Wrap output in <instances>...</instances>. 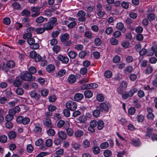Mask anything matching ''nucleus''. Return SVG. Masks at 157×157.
Listing matches in <instances>:
<instances>
[{
  "instance_id": "obj_1",
  "label": "nucleus",
  "mask_w": 157,
  "mask_h": 157,
  "mask_svg": "<svg viewBox=\"0 0 157 157\" xmlns=\"http://www.w3.org/2000/svg\"><path fill=\"white\" fill-rule=\"evenodd\" d=\"M20 78L23 80L28 81H32L35 79L32 75L28 71H23L20 75Z\"/></svg>"
},
{
  "instance_id": "obj_2",
  "label": "nucleus",
  "mask_w": 157,
  "mask_h": 157,
  "mask_svg": "<svg viewBox=\"0 0 157 157\" xmlns=\"http://www.w3.org/2000/svg\"><path fill=\"white\" fill-rule=\"evenodd\" d=\"M66 105L67 109L71 110H75L77 107L76 103L73 101H69L67 102Z\"/></svg>"
},
{
  "instance_id": "obj_3",
  "label": "nucleus",
  "mask_w": 157,
  "mask_h": 157,
  "mask_svg": "<svg viewBox=\"0 0 157 157\" xmlns=\"http://www.w3.org/2000/svg\"><path fill=\"white\" fill-rule=\"evenodd\" d=\"M40 8L38 6H33L30 9V10L32 12L35 13L32 15L31 16L33 17H36L39 15L40 13Z\"/></svg>"
},
{
  "instance_id": "obj_4",
  "label": "nucleus",
  "mask_w": 157,
  "mask_h": 157,
  "mask_svg": "<svg viewBox=\"0 0 157 157\" xmlns=\"http://www.w3.org/2000/svg\"><path fill=\"white\" fill-rule=\"evenodd\" d=\"M110 107V105L108 103L103 102L101 103L100 105L98 106V109H100V111L102 112L104 110L106 112L108 111L109 108Z\"/></svg>"
},
{
  "instance_id": "obj_5",
  "label": "nucleus",
  "mask_w": 157,
  "mask_h": 157,
  "mask_svg": "<svg viewBox=\"0 0 157 157\" xmlns=\"http://www.w3.org/2000/svg\"><path fill=\"white\" fill-rule=\"evenodd\" d=\"M86 13L83 10L78 11L77 13L78 20L80 21H86Z\"/></svg>"
},
{
  "instance_id": "obj_6",
  "label": "nucleus",
  "mask_w": 157,
  "mask_h": 157,
  "mask_svg": "<svg viewBox=\"0 0 157 157\" xmlns=\"http://www.w3.org/2000/svg\"><path fill=\"white\" fill-rule=\"evenodd\" d=\"M97 121L95 120H92L90 122V126L88 127V130L91 132H94L95 129L94 128L97 125Z\"/></svg>"
},
{
  "instance_id": "obj_7",
  "label": "nucleus",
  "mask_w": 157,
  "mask_h": 157,
  "mask_svg": "<svg viewBox=\"0 0 157 157\" xmlns=\"http://www.w3.org/2000/svg\"><path fill=\"white\" fill-rule=\"evenodd\" d=\"M58 59L61 61L63 63L67 64L69 60V58L67 56H62L61 55H59L57 57Z\"/></svg>"
},
{
  "instance_id": "obj_8",
  "label": "nucleus",
  "mask_w": 157,
  "mask_h": 157,
  "mask_svg": "<svg viewBox=\"0 0 157 157\" xmlns=\"http://www.w3.org/2000/svg\"><path fill=\"white\" fill-rule=\"evenodd\" d=\"M45 143L47 146L43 145L41 147V148L42 150H44L47 149L48 147H50L52 145V141L51 139H48L46 140Z\"/></svg>"
},
{
  "instance_id": "obj_9",
  "label": "nucleus",
  "mask_w": 157,
  "mask_h": 157,
  "mask_svg": "<svg viewBox=\"0 0 157 157\" xmlns=\"http://www.w3.org/2000/svg\"><path fill=\"white\" fill-rule=\"evenodd\" d=\"M57 125L58 127L59 128L65 125L66 126L67 128H68L69 127L70 124L67 121L65 122L63 121L60 120L58 122Z\"/></svg>"
},
{
  "instance_id": "obj_10",
  "label": "nucleus",
  "mask_w": 157,
  "mask_h": 157,
  "mask_svg": "<svg viewBox=\"0 0 157 157\" xmlns=\"http://www.w3.org/2000/svg\"><path fill=\"white\" fill-rule=\"evenodd\" d=\"M83 98L84 96L82 94L78 93L75 94L74 99L75 101H79L81 100Z\"/></svg>"
},
{
  "instance_id": "obj_11",
  "label": "nucleus",
  "mask_w": 157,
  "mask_h": 157,
  "mask_svg": "<svg viewBox=\"0 0 157 157\" xmlns=\"http://www.w3.org/2000/svg\"><path fill=\"white\" fill-rule=\"evenodd\" d=\"M31 97L36 100H39L40 97V94H37L35 91H32L30 93Z\"/></svg>"
},
{
  "instance_id": "obj_12",
  "label": "nucleus",
  "mask_w": 157,
  "mask_h": 157,
  "mask_svg": "<svg viewBox=\"0 0 157 157\" xmlns=\"http://www.w3.org/2000/svg\"><path fill=\"white\" fill-rule=\"evenodd\" d=\"M116 28L123 33H124L125 32L126 28L124 27V25L121 22H119L117 24Z\"/></svg>"
},
{
  "instance_id": "obj_13",
  "label": "nucleus",
  "mask_w": 157,
  "mask_h": 157,
  "mask_svg": "<svg viewBox=\"0 0 157 157\" xmlns=\"http://www.w3.org/2000/svg\"><path fill=\"white\" fill-rule=\"evenodd\" d=\"M22 82L20 80V78L17 77L16 78L13 82V85L16 87H19L21 86Z\"/></svg>"
},
{
  "instance_id": "obj_14",
  "label": "nucleus",
  "mask_w": 157,
  "mask_h": 157,
  "mask_svg": "<svg viewBox=\"0 0 157 157\" xmlns=\"http://www.w3.org/2000/svg\"><path fill=\"white\" fill-rule=\"evenodd\" d=\"M69 37V35L67 33L62 34L60 36V40L62 42H65L67 40Z\"/></svg>"
},
{
  "instance_id": "obj_15",
  "label": "nucleus",
  "mask_w": 157,
  "mask_h": 157,
  "mask_svg": "<svg viewBox=\"0 0 157 157\" xmlns=\"http://www.w3.org/2000/svg\"><path fill=\"white\" fill-rule=\"evenodd\" d=\"M35 128L34 131L36 133H40L42 130L41 126L38 123L34 124Z\"/></svg>"
},
{
  "instance_id": "obj_16",
  "label": "nucleus",
  "mask_w": 157,
  "mask_h": 157,
  "mask_svg": "<svg viewBox=\"0 0 157 157\" xmlns=\"http://www.w3.org/2000/svg\"><path fill=\"white\" fill-rule=\"evenodd\" d=\"M68 80L69 83L72 84L76 82V78L75 75L71 74L69 76L68 78Z\"/></svg>"
},
{
  "instance_id": "obj_17",
  "label": "nucleus",
  "mask_w": 157,
  "mask_h": 157,
  "mask_svg": "<svg viewBox=\"0 0 157 157\" xmlns=\"http://www.w3.org/2000/svg\"><path fill=\"white\" fill-rule=\"evenodd\" d=\"M58 137L62 140H65L67 138V135L65 132L60 131L58 133Z\"/></svg>"
},
{
  "instance_id": "obj_18",
  "label": "nucleus",
  "mask_w": 157,
  "mask_h": 157,
  "mask_svg": "<svg viewBox=\"0 0 157 157\" xmlns=\"http://www.w3.org/2000/svg\"><path fill=\"white\" fill-rule=\"evenodd\" d=\"M43 27L46 30H51L53 28V26L49 22L44 24Z\"/></svg>"
},
{
  "instance_id": "obj_19",
  "label": "nucleus",
  "mask_w": 157,
  "mask_h": 157,
  "mask_svg": "<svg viewBox=\"0 0 157 157\" xmlns=\"http://www.w3.org/2000/svg\"><path fill=\"white\" fill-rule=\"evenodd\" d=\"M45 20L46 21H48V19L47 18H44L42 16H40L36 18L35 21L38 23H41L43 22Z\"/></svg>"
},
{
  "instance_id": "obj_20",
  "label": "nucleus",
  "mask_w": 157,
  "mask_h": 157,
  "mask_svg": "<svg viewBox=\"0 0 157 157\" xmlns=\"http://www.w3.org/2000/svg\"><path fill=\"white\" fill-rule=\"evenodd\" d=\"M8 136L10 139H13L16 138L17 134L15 132L12 131L8 133Z\"/></svg>"
},
{
  "instance_id": "obj_21",
  "label": "nucleus",
  "mask_w": 157,
  "mask_h": 157,
  "mask_svg": "<svg viewBox=\"0 0 157 157\" xmlns=\"http://www.w3.org/2000/svg\"><path fill=\"white\" fill-rule=\"evenodd\" d=\"M100 109H98V106L97 108V109L94 110L93 112V116L95 117H98L99 116L100 112Z\"/></svg>"
},
{
  "instance_id": "obj_22",
  "label": "nucleus",
  "mask_w": 157,
  "mask_h": 157,
  "mask_svg": "<svg viewBox=\"0 0 157 157\" xmlns=\"http://www.w3.org/2000/svg\"><path fill=\"white\" fill-rule=\"evenodd\" d=\"M133 70V68L132 67L128 66L124 70V73L127 74L131 73Z\"/></svg>"
},
{
  "instance_id": "obj_23",
  "label": "nucleus",
  "mask_w": 157,
  "mask_h": 157,
  "mask_svg": "<svg viewBox=\"0 0 157 157\" xmlns=\"http://www.w3.org/2000/svg\"><path fill=\"white\" fill-rule=\"evenodd\" d=\"M44 124L46 126L50 128L53 127V126L52 125L51 121L50 119L48 118H47L45 120V121L44 123Z\"/></svg>"
},
{
  "instance_id": "obj_24",
  "label": "nucleus",
  "mask_w": 157,
  "mask_h": 157,
  "mask_svg": "<svg viewBox=\"0 0 157 157\" xmlns=\"http://www.w3.org/2000/svg\"><path fill=\"white\" fill-rule=\"evenodd\" d=\"M55 67L53 65L49 64L47 67L46 70L48 72H51L55 70Z\"/></svg>"
},
{
  "instance_id": "obj_25",
  "label": "nucleus",
  "mask_w": 157,
  "mask_h": 157,
  "mask_svg": "<svg viewBox=\"0 0 157 157\" xmlns=\"http://www.w3.org/2000/svg\"><path fill=\"white\" fill-rule=\"evenodd\" d=\"M68 55L70 58L74 59L77 56V53L73 51H70L68 53Z\"/></svg>"
},
{
  "instance_id": "obj_26",
  "label": "nucleus",
  "mask_w": 157,
  "mask_h": 157,
  "mask_svg": "<svg viewBox=\"0 0 157 157\" xmlns=\"http://www.w3.org/2000/svg\"><path fill=\"white\" fill-rule=\"evenodd\" d=\"M6 65L9 68H13L15 67V63L13 61L10 60L7 62Z\"/></svg>"
},
{
  "instance_id": "obj_27",
  "label": "nucleus",
  "mask_w": 157,
  "mask_h": 157,
  "mask_svg": "<svg viewBox=\"0 0 157 157\" xmlns=\"http://www.w3.org/2000/svg\"><path fill=\"white\" fill-rule=\"evenodd\" d=\"M84 96L85 97L90 98L93 96V93L90 90H87L84 92Z\"/></svg>"
},
{
  "instance_id": "obj_28",
  "label": "nucleus",
  "mask_w": 157,
  "mask_h": 157,
  "mask_svg": "<svg viewBox=\"0 0 157 157\" xmlns=\"http://www.w3.org/2000/svg\"><path fill=\"white\" fill-rule=\"evenodd\" d=\"M22 16L25 17H28L31 14L30 12L27 10H23L21 13Z\"/></svg>"
},
{
  "instance_id": "obj_29",
  "label": "nucleus",
  "mask_w": 157,
  "mask_h": 157,
  "mask_svg": "<svg viewBox=\"0 0 157 157\" xmlns=\"http://www.w3.org/2000/svg\"><path fill=\"white\" fill-rule=\"evenodd\" d=\"M98 128L99 130H101L103 129L104 126V123L103 121L101 120L98 121H97Z\"/></svg>"
},
{
  "instance_id": "obj_30",
  "label": "nucleus",
  "mask_w": 157,
  "mask_h": 157,
  "mask_svg": "<svg viewBox=\"0 0 157 157\" xmlns=\"http://www.w3.org/2000/svg\"><path fill=\"white\" fill-rule=\"evenodd\" d=\"M50 128L48 130H47V132L48 135L50 136H53L55 134V131L54 129Z\"/></svg>"
},
{
  "instance_id": "obj_31",
  "label": "nucleus",
  "mask_w": 157,
  "mask_h": 157,
  "mask_svg": "<svg viewBox=\"0 0 157 157\" xmlns=\"http://www.w3.org/2000/svg\"><path fill=\"white\" fill-rule=\"evenodd\" d=\"M153 71V68L152 67L149 65L147 66L145 70V73L146 74H150L152 73Z\"/></svg>"
},
{
  "instance_id": "obj_32",
  "label": "nucleus",
  "mask_w": 157,
  "mask_h": 157,
  "mask_svg": "<svg viewBox=\"0 0 157 157\" xmlns=\"http://www.w3.org/2000/svg\"><path fill=\"white\" fill-rule=\"evenodd\" d=\"M86 117L85 116H82L78 118V120L81 123H84L87 121Z\"/></svg>"
},
{
  "instance_id": "obj_33",
  "label": "nucleus",
  "mask_w": 157,
  "mask_h": 157,
  "mask_svg": "<svg viewBox=\"0 0 157 157\" xmlns=\"http://www.w3.org/2000/svg\"><path fill=\"white\" fill-rule=\"evenodd\" d=\"M147 18L150 21H153L155 18V15L153 13H150L147 14Z\"/></svg>"
},
{
  "instance_id": "obj_34",
  "label": "nucleus",
  "mask_w": 157,
  "mask_h": 157,
  "mask_svg": "<svg viewBox=\"0 0 157 157\" xmlns=\"http://www.w3.org/2000/svg\"><path fill=\"white\" fill-rule=\"evenodd\" d=\"M84 36L85 37L91 39L93 38L92 33L89 31H86L84 33Z\"/></svg>"
},
{
  "instance_id": "obj_35",
  "label": "nucleus",
  "mask_w": 157,
  "mask_h": 157,
  "mask_svg": "<svg viewBox=\"0 0 157 157\" xmlns=\"http://www.w3.org/2000/svg\"><path fill=\"white\" fill-rule=\"evenodd\" d=\"M93 151L95 154H98L100 153V149L99 147L95 146L93 148Z\"/></svg>"
},
{
  "instance_id": "obj_36",
  "label": "nucleus",
  "mask_w": 157,
  "mask_h": 157,
  "mask_svg": "<svg viewBox=\"0 0 157 157\" xmlns=\"http://www.w3.org/2000/svg\"><path fill=\"white\" fill-rule=\"evenodd\" d=\"M7 140V137L5 135H3L0 136V142L2 143H5Z\"/></svg>"
},
{
  "instance_id": "obj_37",
  "label": "nucleus",
  "mask_w": 157,
  "mask_h": 157,
  "mask_svg": "<svg viewBox=\"0 0 157 157\" xmlns=\"http://www.w3.org/2000/svg\"><path fill=\"white\" fill-rule=\"evenodd\" d=\"M94 9V6H89L85 8V10L87 12L91 13L92 12Z\"/></svg>"
},
{
  "instance_id": "obj_38",
  "label": "nucleus",
  "mask_w": 157,
  "mask_h": 157,
  "mask_svg": "<svg viewBox=\"0 0 157 157\" xmlns=\"http://www.w3.org/2000/svg\"><path fill=\"white\" fill-rule=\"evenodd\" d=\"M15 92L17 94L20 95H22L24 92L23 90L21 87L18 88L16 90Z\"/></svg>"
},
{
  "instance_id": "obj_39",
  "label": "nucleus",
  "mask_w": 157,
  "mask_h": 157,
  "mask_svg": "<svg viewBox=\"0 0 157 157\" xmlns=\"http://www.w3.org/2000/svg\"><path fill=\"white\" fill-rule=\"evenodd\" d=\"M94 43L96 46H99L101 44V41L99 38H96L94 39Z\"/></svg>"
},
{
  "instance_id": "obj_40",
  "label": "nucleus",
  "mask_w": 157,
  "mask_h": 157,
  "mask_svg": "<svg viewBox=\"0 0 157 157\" xmlns=\"http://www.w3.org/2000/svg\"><path fill=\"white\" fill-rule=\"evenodd\" d=\"M97 15L99 18L103 17L105 14V13L104 11H102V10H98Z\"/></svg>"
},
{
  "instance_id": "obj_41",
  "label": "nucleus",
  "mask_w": 157,
  "mask_h": 157,
  "mask_svg": "<svg viewBox=\"0 0 157 157\" xmlns=\"http://www.w3.org/2000/svg\"><path fill=\"white\" fill-rule=\"evenodd\" d=\"M84 134V132L81 130H77L75 133V136L76 137H80L82 136Z\"/></svg>"
},
{
  "instance_id": "obj_42",
  "label": "nucleus",
  "mask_w": 157,
  "mask_h": 157,
  "mask_svg": "<svg viewBox=\"0 0 157 157\" xmlns=\"http://www.w3.org/2000/svg\"><path fill=\"white\" fill-rule=\"evenodd\" d=\"M104 155L106 157L110 156L112 155V152L109 150H105L103 153Z\"/></svg>"
},
{
  "instance_id": "obj_43",
  "label": "nucleus",
  "mask_w": 157,
  "mask_h": 157,
  "mask_svg": "<svg viewBox=\"0 0 157 157\" xmlns=\"http://www.w3.org/2000/svg\"><path fill=\"white\" fill-rule=\"evenodd\" d=\"M132 144L135 146H139L141 144V142L138 139L136 140H132Z\"/></svg>"
},
{
  "instance_id": "obj_44",
  "label": "nucleus",
  "mask_w": 157,
  "mask_h": 157,
  "mask_svg": "<svg viewBox=\"0 0 157 157\" xmlns=\"http://www.w3.org/2000/svg\"><path fill=\"white\" fill-rule=\"evenodd\" d=\"M100 147L102 149H105L109 146V144L107 142H105L101 143L100 146Z\"/></svg>"
},
{
  "instance_id": "obj_45",
  "label": "nucleus",
  "mask_w": 157,
  "mask_h": 157,
  "mask_svg": "<svg viewBox=\"0 0 157 157\" xmlns=\"http://www.w3.org/2000/svg\"><path fill=\"white\" fill-rule=\"evenodd\" d=\"M12 6L14 9L19 10L21 6L18 2H14L12 5Z\"/></svg>"
},
{
  "instance_id": "obj_46",
  "label": "nucleus",
  "mask_w": 157,
  "mask_h": 157,
  "mask_svg": "<svg viewBox=\"0 0 157 157\" xmlns=\"http://www.w3.org/2000/svg\"><path fill=\"white\" fill-rule=\"evenodd\" d=\"M121 45L124 48H127L129 47L130 44L129 42L125 40L122 42Z\"/></svg>"
},
{
  "instance_id": "obj_47",
  "label": "nucleus",
  "mask_w": 157,
  "mask_h": 157,
  "mask_svg": "<svg viewBox=\"0 0 157 157\" xmlns=\"http://www.w3.org/2000/svg\"><path fill=\"white\" fill-rule=\"evenodd\" d=\"M138 90L136 88H134L132 89L129 92V97H132L133 95Z\"/></svg>"
},
{
  "instance_id": "obj_48",
  "label": "nucleus",
  "mask_w": 157,
  "mask_h": 157,
  "mask_svg": "<svg viewBox=\"0 0 157 157\" xmlns=\"http://www.w3.org/2000/svg\"><path fill=\"white\" fill-rule=\"evenodd\" d=\"M52 49L54 52L56 53H57L60 50V48L58 45H55L52 48Z\"/></svg>"
},
{
  "instance_id": "obj_49",
  "label": "nucleus",
  "mask_w": 157,
  "mask_h": 157,
  "mask_svg": "<svg viewBox=\"0 0 157 157\" xmlns=\"http://www.w3.org/2000/svg\"><path fill=\"white\" fill-rule=\"evenodd\" d=\"M133 22V20L130 18H127L125 21V23L126 25H130Z\"/></svg>"
},
{
  "instance_id": "obj_50",
  "label": "nucleus",
  "mask_w": 157,
  "mask_h": 157,
  "mask_svg": "<svg viewBox=\"0 0 157 157\" xmlns=\"http://www.w3.org/2000/svg\"><path fill=\"white\" fill-rule=\"evenodd\" d=\"M13 118V117L9 114L7 115L5 117V120L6 121H10Z\"/></svg>"
},
{
  "instance_id": "obj_51",
  "label": "nucleus",
  "mask_w": 157,
  "mask_h": 157,
  "mask_svg": "<svg viewBox=\"0 0 157 157\" xmlns=\"http://www.w3.org/2000/svg\"><path fill=\"white\" fill-rule=\"evenodd\" d=\"M66 128V130L67 134L69 136H71L73 135V130L70 128Z\"/></svg>"
},
{
  "instance_id": "obj_52",
  "label": "nucleus",
  "mask_w": 157,
  "mask_h": 157,
  "mask_svg": "<svg viewBox=\"0 0 157 157\" xmlns=\"http://www.w3.org/2000/svg\"><path fill=\"white\" fill-rule=\"evenodd\" d=\"M104 75L107 78H110L112 75V73L110 71H107L105 73Z\"/></svg>"
},
{
  "instance_id": "obj_53",
  "label": "nucleus",
  "mask_w": 157,
  "mask_h": 157,
  "mask_svg": "<svg viewBox=\"0 0 157 157\" xmlns=\"http://www.w3.org/2000/svg\"><path fill=\"white\" fill-rule=\"evenodd\" d=\"M87 69L86 67H83L80 69V72L81 74L85 75L87 73Z\"/></svg>"
},
{
  "instance_id": "obj_54",
  "label": "nucleus",
  "mask_w": 157,
  "mask_h": 157,
  "mask_svg": "<svg viewBox=\"0 0 157 157\" xmlns=\"http://www.w3.org/2000/svg\"><path fill=\"white\" fill-rule=\"evenodd\" d=\"M53 26L56 25L57 24V19L56 18H52L49 21Z\"/></svg>"
},
{
  "instance_id": "obj_55",
  "label": "nucleus",
  "mask_w": 157,
  "mask_h": 157,
  "mask_svg": "<svg viewBox=\"0 0 157 157\" xmlns=\"http://www.w3.org/2000/svg\"><path fill=\"white\" fill-rule=\"evenodd\" d=\"M88 89H94L97 88L98 87V84L95 83H92L91 84H88Z\"/></svg>"
},
{
  "instance_id": "obj_56",
  "label": "nucleus",
  "mask_w": 157,
  "mask_h": 157,
  "mask_svg": "<svg viewBox=\"0 0 157 157\" xmlns=\"http://www.w3.org/2000/svg\"><path fill=\"white\" fill-rule=\"evenodd\" d=\"M72 146L73 147L75 150L79 149L80 147V145L79 144L75 142L72 143Z\"/></svg>"
},
{
  "instance_id": "obj_57",
  "label": "nucleus",
  "mask_w": 157,
  "mask_h": 157,
  "mask_svg": "<svg viewBox=\"0 0 157 157\" xmlns=\"http://www.w3.org/2000/svg\"><path fill=\"white\" fill-rule=\"evenodd\" d=\"M97 99L99 101H104V97L102 94H99L97 97Z\"/></svg>"
},
{
  "instance_id": "obj_58",
  "label": "nucleus",
  "mask_w": 157,
  "mask_h": 157,
  "mask_svg": "<svg viewBox=\"0 0 157 157\" xmlns=\"http://www.w3.org/2000/svg\"><path fill=\"white\" fill-rule=\"evenodd\" d=\"M129 16L130 18L133 19H136L137 17V14L134 12H131L129 13Z\"/></svg>"
},
{
  "instance_id": "obj_59",
  "label": "nucleus",
  "mask_w": 157,
  "mask_h": 157,
  "mask_svg": "<svg viewBox=\"0 0 157 157\" xmlns=\"http://www.w3.org/2000/svg\"><path fill=\"white\" fill-rule=\"evenodd\" d=\"M6 127L8 129L11 128L13 126L12 123L11 122L6 121L5 123Z\"/></svg>"
},
{
  "instance_id": "obj_60",
  "label": "nucleus",
  "mask_w": 157,
  "mask_h": 157,
  "mask_svg": "<svg viewBox=\"0 0 157 157\" xmlns=\"http://www.w3.org/2000/svg\"><path fill=\"white\" fill-rule=\"evenodd\" d=\"M136 112V109L133 107H130L128 110V113L130 115L134 114Z\"/></svg>"
},
{
  "instance_id": "obj_61",
  "label": "nucleus",
  "mask_w": 157,
  "mask_h": 157,
  "mask_svg": "<svg viewBox=\"0 0 157 157\" xmlns=\"http://www.w3.org/2000/svg\"><path fill=\"white\" fill-rule=\"evenodd\" d=\"M30 122V119L28 117H25L23 119L22 123L23 124H27Z\"/></svg>"
},
{
  "instance_id": "obj_62",
  "label": "nucleus",
  "mask_w": 157,
  "mask_h": 157,
  "mask_svg": "<svg viewBox=\"0 0 157 157\" xmlns=\"http://www.w3.org/2000/svg\"><path fill=\"white\" fill-rule=\"evenodd\" d=\"M40 47L39 43H36L34 44H32L30 46V48L33 49H38Z\"/></svg>"
},
{
  "instance_id": "obj_63",
  "label": "nucleus",
  "mask_w": 157,
  "mask_h": 157,
  "mask_svg": "<svg viewBox=\"0 0 157 157\" xmlns=\"http://www.w3.org/2000/svg\"><path fill=\"white\" fill-rule=\"evenodd\" d=\"M56 109V107L54 105H50L48 108V109L49 111L51 112H52L54 111Z\"/></svg>"
},
{
  "instance_id": "obj_64",
  "label": "nucleus",
  "mask_w": 157,
  "mask_h": 157,
  "mask_svg": "<svg viewBox=\"0 0 157 157\" xmlns=\"http://www.w3.org/2000/svg\"><path fill=\"white\" fill-rule=\"evenodd\" d=\"M87 52L85 51H82L79 54V57L81 59H84L87 55Z\"/></svg>"
}]
</instances>
